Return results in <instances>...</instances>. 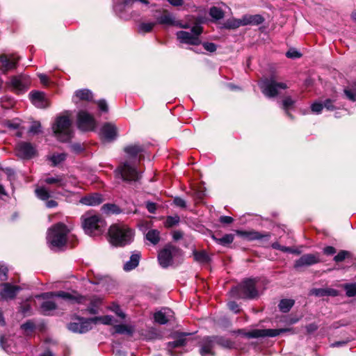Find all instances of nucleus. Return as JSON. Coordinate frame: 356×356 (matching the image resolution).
<instances>
[{"label":"nucleus","instance_id":"nucleus-47","mask_svg":"<svg viewBox=\"0 0 356 356\" xmlns=\"http://www.w3.org/2000/svg\"><path fill=\"white\" fill-rule=\"evenodd\" d=\"M154 321L159 325H165L168 322L165 314L161 311L156 312L154 314Z\"/></svg>","mask_w":356,"mask_h":356},{"label":"nucleus","instance_id":"nucleus-61","mask_svg":"<svg viewBox=\"0 0 356 356\" xmlns=\"http://www.w3.org/2000/svg\"><path fill=\"white\" fill-rule=\"evenodd\" d=\"M344 93L350 100L356 102V83L353 90L346 89Z\"/></svg>","mask_w":356,"mask_h":356},{"label":"nucleus","instance_id":"nucleus-53","mask_svg":"<svg viewBox=\"0 0 356 356\" xmlns=\"http://www.w3.org/2000/svg\"><path fill=\"white\" fill-rule=\"evenodd\" d=\"M21 329L24 331L33 332L35 329V325L31 320H28L21 325Z\"/></svg>","mask_w":356,"mask_h":356},{"label":"nucleus","instance_id":"nucleus-15","mask_svg":"<svg viewBox=\"0 0 356 356\" xmlns=\"http://www.w3.org/2000/svg\"><path fill=\"white\" fill-rule=\"evenodd\" d=\"M100 138L103 141L112 142L118 136V129L115 124L111 122H105L99 132Z\"/></svg>","mask_w":356,"mask_h":356},{"label":"nucleus","instance_id":"nucleus-56","mask_svg":"<svg viewBox=\"0 0 356 356\" xmlns=\"http://www.w3.org/2000/svg\"><path fill=\"white\" fill-rule=\"evenodd\" d=\"M71 150L75 154H81L85 150L84 146L80 143H75L70 145Z\"/></svg>","mask_w":356,"mask_h":356},{"label":"nucleus","instance_id":"nucleus-22","mask_svg":"<svg viewBox=\"0 0 356 356\" xmlns=\"http://www.w3.org/2000/svg\"><path fill=\"white\" fill-rule=\"evenodd\" d=\"M123 150L131 159H135L139 155V161H140L143 158L140 154L144 152L145 149L139 143H135L124 147Z\"/></svg>","mask_w":356,"mask_h":356},{"label":"nucleus","instance_id":"nucleus-10","mask_svg":"<svg viewBox=\"0 0 356 356\" xmlns=\"http://www.w3.org/2000/svg\"><path fill=\"white\" fill-rule=\"evenodd\" d=\"M77 128L82 131H93L97 127V121L92 115L86 111H80L77 114Z\"/></svg>","mask_w":356,"mask_h":356},{"label":"nucleus","instance_id":"nucleus-16","mask_svg":"<svg viewBox=\"0 0 356 356\" xmlns=\"http://www.w3.org/2000/svg\"><path fill=\"white\" fill-rule=\"evenodd\" d=\"M1 286L3 289L0 291V296L4 300H14L22 290L19 286L13 285L9 282L3 283Z\"/></svg>","mask_w":356,"mask_h":356},{"label":"nucleus","instance_id":"nucleus-21","mask_svg":"<svg viewBox=\"0 0 356 356\" xmlns=\"http://www.w3.org/2000/svg\"><path fill=\"white\" fill-rule=\"evenodd\" d=\"M215 346L211 339V337H205L202 341L200 354L202 356H215V352L213 350Z\"/></svg>","mask_w":356,"mask_h":356},{"label":"nucleus","instance_id":"nucleus-45","mask_svg":"<svg viewBox=\"0 0 356 356\" xmlns=\"http://www.w3.org/2000/svg\"><path fill=\"white\" fill-rule=\"evenodd\" d=\"M264 22V18L260 15H250L246 17V24L259 25Z\"/></svg>","mask_w":356,"mask_h":356},{"label":"nucleus","instance_id":"nucleus-29","mask_svg":"<svg viewBox=\"0 0 356 356\" xmlns=\"http://www.w3.org/2000/svg\"><path fill=\"white\" fill-rule=\"evenodd\" d=\"M145 238L154 245H157L160 240V232L157 229H150L145 234Z\"/></svg>","mask_w":356,"mask_h":356},{"label":"nucleus","instance_id":"nucleus-32","mask_svg":"<svg viewBox=\"0 0 356 356\" xmlns=\"http://www.w3.org/2000/svg\"><path fill=\"white\" fill-rule=\"evenodd\" d=\"M212 238L218 244L222 245L223 246H226L233 242L234 235L232 234H225L221 238H218L216 234H213L212 236Z\"/></svg>","mask_w":356,"mask_h":356},{"label":"nucleus","instance_id":"nucleus-27","mask_svg":"<svg viewBox=\"0 0 356 356\" xmlns=\"http://www.w3.org/2000/svg\"><path fill=\"white\" fill-rule=\"evenodd\" d=\"M212 342L213 343L215 347L216 346H220L224 348H232L234 347V343L229 340L222 336H210Z\"/></svg>","mask_w":356,"mask_h":356},{"label":"nucleus","instance_id":"nucleus-60","mask_svg":"<svg viewBox=\"0 0 356 356\" xmlns=\"http://www.w3.org/2000/svg\"><path fill=\"white\" fill-rule=\"evenodd\" d=\"M8 269L5 265L0 264V280L6 281L8 280Z\"/></svg>","mask_w":356,"mask_h":356},{"label":"nucleus","instance_id":"nucleus-13","mask_svg":"<svg viewBox=\"0 0 356 356\" xmlns=\"http://www.w3.org/2000/svg\"><path fill=\"white\" fill-rule=\"evenodd\" d=\"M263 290V284L259 279L246 280V299L257 298Z\"/></svg>","mask_w":356,"mask_h":356},{"label":"nucleus","instance_id":"nucleus-24","mask_svg":"<svg viewBox=\"0 0 356 356\" xmlns=\"http://www.w3.org/2000/svg\"><path fill=\"white\" fill-rule=\"evenodd\" d=\"M7 86L12 87V91L19 93L24 92L26 90V84L22 81V76H12L10 81L6 83Z\"/></svg>","mask_w":356,"mask_h":356},{"label":"nucleus","instance_id":"nucleus-64","mask_svg":"<svg viewBox=\"0 0 356 356\" xmlns=\"http://www.w3.org/2000/svg\"><path fill=\"white\" fill-rule=\"evenodd\" d=\"M191 32L193 35L199 37L203 32V27L195 24L191 28Z\"/></svg>","mask_w":356,"mask_h":356},{"label":"nucleus","instance_id":"nucleus-6","mask_svg":"<svg viewBox=\"0 0 356 356\" xmlns=\"http://www.w3.org/2000/svg\"><path fill=\"white\" fill-rule=\"evenodd\" d=\"M115 172L123 181L129 184L138 181L142 177L137 168L131 166L128 161L121 163L117 167Z\"/></svg>","mask_w":356,"mask_h":356},{"label":"nucleus","instance_id":"nucleus-39","mask_svg":"<svg viewBox=\"0 0 356 356\" xmlns=\"http://www.w3.org/2000/svg\"><path fill=\"white\" fill-rule=\"evenodd\" d=\"M112 316L106 315L103 316H95L90 318L91 320L92 325L97 324L98 323H102L104 325H111L112 324Z\"/></svg>","mask_w":356,"mask_h":356},{"label":"nucleus","instance_id":"nucleus-38","mask_svg":"<svg viewBox=\"0 0 356 356\" xmlns=\"http://www.w3.org/2000/svg\"><path fill=\"white\" fill-rule=\"evenodd\" d=\"M295 301L292 299H282L279 303V308L281 312L286 313L294 305Z\"/></svg>","mask_w":356,"mask_h":356},{"label":"nucleus","instance_id":"nucleus-36","mask_svg":"<svg viewBox=\"0 0 356 356\" xmlns=\"http://www.w3.org/2000/svg\"><path fill=\"white\" fill-rule=\"evenodd\" d=\"M295 102L296 101L290 96L285 97L282 102V108L286 111V115L291 118H292V115L289 112V110L293 108Z\"/></svg>","mask_w":356,"mask_h":356},{"label":"nucleus","instance_id":"nucleus-2","mask_svg":"<svg viewBox=\"0 0 356 356\" xmlns=\"http://www.w3.org/2000/svg\"><path fill=\"white\" fill-rule=\"evenodd\" d=\"M52 130L54 136L62 143L70 142L74 136L72 121L67 115L57 116Z\"/></svg>","mask_w":356,"mask_h":356},{"label":"nucleus","instance_id":"nucleus-51","mask_svg":"<svg viewBox=\"0 0 356 356\" xmlns=\"http://www.w3.org/2000/svg\"><path fill=\"white\" fill-rule=\"evenodd\" d=\"M156 24V22H143L140 24L139 29L140 31H141L143 33H149L152 31L153 28L155 26Z\"/></svg>","mask_w":356,"mask_h":356},{"label":"nucleus","instance_id":"nucleus-50","mask_svg":"<svg viewBox=\"0 0 356 356\" xmlns=\"http://www.w3.org/2000/svg\"><path fill=\"white\" fill-rule=\"evenodd\" d=\"M269 236V234L263 235L257 232H246V239L248 240L261 239L263 238H268Z\"/></svg>","mask_w":356,"mask_h":356},{"label":"nucleus","instance_id":"nucleus-30","mask_svg":"<svg viewBox=\"0 0 356 356\" xmlns=\"http://www.w3.org/2000/svg\"><path fill=\"white\" fill-rule=\"evenodd\" d=\"M74 95L81 101L90 102L92 101L93 97L92 92L88 89L78 90Z\"/></svg>","mask_w":356,"mask_h":356},{"label":"nucleus","instance_id":"nucleus-23","mask_svg":"<svg viewBox=\"0 0 356 356\" xmlns=\"http://www.w3.org/2000/svg\"><path fill=\"white\" fill-rule=\"evenodd\" d=\"M191 334L189 332H175L173 336L175 340L172 341H169L168 343V348L172 349L186 346V337L189 336Z\"/></svg>","mask_w":356,"mask_h":356},{"label":"nucleus","instance_id":"nucleus-59","mask_svg":"<svg viewBox=\"0 0 356 356\" xmlns=\"http://www.w3.org/2000/svg\"><path fill=\"white\" fill-rule=\"evenodd\" d=\"M173 204L180 208L185 209L186 207V201L180 197H175L173 199Z\"/></svg>","mask_w":356,"mask_h":356},{"label":"nucleus","instance_id":"nucleus-41","mask_svg":"<svg viewBox=\"0 0 356 356\" xmlns=\"http://www.w3.org/2000/svg\"><path fill=\"white\" fill-rule=\"evenodd\" d=\"M162 25L174 26L175 20L169 14H164L157 17V22Z\"/></svg>","mask_w":356,"mask_h":356},{"label":"nucleus","instance_id":"nucleus-58","mask_svg":"<svg viewBox=\"0 0 356 356\" xmlns=\"http://www.w3.org/2000/svg\"><path fill=\"white\" fill-rule=\"evenodd\" d=\"M0 346L1 348L8 352V348H10V344L8 343V339L6 338L4 335L0 336Z\"/></svg>","mask_w":356,"mask_h":356},{"label":"nucleus","instance_id":"nucleus-28","mask_svg":"<svg viewBox=\"0 0 356 356\" xmlns=\"http://www.w3.org/2000/svg\"><path fill=\"white\" fill-rule=\"evenodd\" d=\"M194 259L201 264H209L211 261V258L209 256L205 250L193 252Z\"/></svg>","mask_w":356,"mask_h":356},{"label":"nucleus","instance_id":"nucleus-25","mask_svg":"<svg viewBox=\"0 0 356 356\" xmlns=\"http://www.w3.org/2000/svg\"><path fill=\"white\" fill-rule=\"evenodd\" d=\"M141 257L140 252H134L128 261H127L123 266L124 271H131L135 269L139 264V261Z\"/></svg>","mask_w":356,"mask_h":356},{"label":"nucleus","instance_id":"nucleus-5","mask_svg":"<svg viewBox=\"0 0 356 356\" xmlns=\"http://www.w3.org/2000/svg\"><path fill=\"white\" fill-rule=\"evenodd\" d=\"M183 251L179 247L168 243L158 254V260L161 267L166 268L172 264L174 257L182 255Z\"/></svg>","mask_w":356,"mask_h":356},{"label":"nucleus","instance_id":"nucleus-37","mask_svg":"<svg viewBox=\"0 0 356 356\" xmlns=\"http://www.w3.org/2000/svg\"><path fill=\"white\" fill-rule=\"evenodd\" d=\"M15 100L13 97L6 95L1 98V106L3 109H10L15 106Z\"/></svg>","mask_w":356,"mask_h":356},{"label":"nucleus","instance_id":"nucleus-49","mask_svg":"<svg viewBox=\"0 0 356 356\" xmlns=\"http://www.w3.org/2000/svg\"><path fill=\"white\" fill-rule=\"evenodd\" d=\"M348 297H354L356 296V283L346 284L343 286Z\"/></svg>","mask_w":356,"mask_h":356},{"label":"nucleus","instance_id":"nucleus-17","mask_svg":"<svg viewBox=\"0 0 356 356\" xmlns=\"http://www.w3.org/2000/svg\"><path fill=\"white\" fill-rule=\"evenodd\" d=\"M321 261L318 253L305 254L301 256L294 264V268L299 269L319 263Z\"/></svg>","mask_w":356,"mask_h":356},{"label":"nucleus","instance_id":"nucleus-9","mask_svg":"<svg viewBox=\"0 0 356 356\" xmlns=\"http://www.w3.org/2000/svg\"><path fill=\"white\" fill-rule=\"evenodd\" d=\"M289 88L286 83L278 82L274 78L266 79L261 85L263 93L268 97H276L281 90Z\"/></svg>","mask_w":356,"mask_h":356},{"label":"nucleus","instance_id":"nucleus-33","mask_svg":"<svg viewBox=\"0 0 356 356\" xmlns=\"http://www.w3.org/2000/svg\"><path fill=\"white\" fill-rule=\"evenodd\" d=\"M115 332L118 334H127L129 336H132L134 334V328L125 324H120L114 326Z\"/></svg>","mask_w":356,"mask_h":356},{"label":"nucleus","instance_id":"nucleus-54","mask_svg":"<svg viewBox=\"0 0 356 356\" xmlns=\"http://www.w3.org/2000/svg\"><path fill=\"white\" fill-rule=\"evenodd\" d=\"M41 132V124L39 121H34L29 129V133L38 134Z\"/></svg>","mask_w":356,"mask_h":356},{"label":"nucleus","instance_id":"nucleus-57","mask_svg":"<svg viewBox=\"0 0 356 356\" xmlns=\"http://www.w3.org/2000/svg\"><path fill=\"white\" fill-rule=\"evenodd\" d=\"M349 252L346 250H341L334 257V260L336 262L343 261L348 256Z\"/></svg>","mask_w":356,"mask_h":356},{"label":"nucleus","instance_id":"nucleus-55","mask_svg":"<svg viewBox=\"0 0 356 356\" xmlns=\"http://www.w3.org/2000/svg\"><path fill=\"white\" fill-rule=\"evenodd\" d=\"M95 102L97 104L99 109L102 112H103V113H108V110H109L107 102H106V101L105 99H99V100L96 101Z\"/></svg>","mask_w":356,"mask_h":356},{"label":"nucleus","instance_id":"nucleus-34","mask_svg":"<svg viewBox=\"0 0 356 356\" xmlns=\"http://www.w3.org/2000/svg\"><path fill=\"white\" fill-rule=\"evenodd\" d=\"M57 305L51 300L44 301L40 306L41 312L44 315H49V312L55 310Z\"/></svg>","mask_w":356,"mask_h":356},{"label":"nucleus","instance_id":"nucleus-3","mask_svg":"<svg viewBox=\"0 0 356 356\" xmlns=\"http://www.w3.org/2000/svg\"><path fill=\"white\" fill-rule=\"evenodd\" d=\"M108 235L110 242L116 247H123L129 244L134 238L132 229L117 225H113L110 227Z\"/></svg>","mask_w":356,"mask_h":356},{"label":"nucleus","instance_id":"nucleus-11","mask_svg":"<svg viewBox=\"0 0 356 356\" xmlns=\"http://www.w3.org/2000/svg\"><path fill=\"white\" fill-rule=\"evenodd\" d=\"M73 293L74 294L64 291H59L56 292L44 293L41 295V296L43 298H51L53 297H58L65 300H67L72 304H81L83 303V302L86 300L85 296L78 293L76 291H73Z\"/></svg>","mask_w":356,"mask_h":356},{"label":"nucleus","instance_id":"nucleus-18","mask_svg":"<svg viewBox=\"0 0 356 356\" xmlns=\"http://www.w3.org/2000/svg\"><path fill=\"white\" fill-rule=\"evenodd\" d=\"M31 102L39 108H47L50 106L49 100L45 97V93L40 91L33 90L29 93Z\"/></svg>","mask_w":356,"mask_h":356},{"label":"nucleus","instance_id":"nucleus-46","mask_svg":"<svg viewBox=\"0 0 356 356\" xmlns=\"http://www.w3.org/2000/svg\"><path fill=\"white\" fill-rule=\"evenodd\" d=\"M102 209L104 211L109 213L118 214L122 212L121 209L115 204H105L103 205Z\"/></svg>","mask_w":356,"mask_h":356},{"label":"nucleus","instance_id":"nucleus-26","mask_svg":"<svg viewBox=\"0 0 356 356\" xmlns=\"http://www.w3.org/2000/svg\"><path fill=\"white\" fill-rule=\"evenodd\" d=\"M103 201V198L99 193H93L92 195L85 196L81 199L83 204L88 206H96L100 204Z\"/></svg>","mask_w":356,"mask_h":356},{"label":"nucleus","instance_id":"nucleus-44","mask_svg":"<svg viewBox=\"0 0 356 356\" xmlns=\"http://www.w3.org/2000/svg\"><path fill=\"white\" fill-rule=\"evenodd\" d=\"M67 158V154L65 153L54 154L50 158L49 160L52 162V166H57L58 164L64 161Z\"/></svg>","mask_w":356,"mask_h":356},{"label":"nucleus","instance_id":"nucleus-40","mask_svg":"<svg viewBox=\"0 0 356 356\" xmlns=\"http://www.w3.org/2000/svg\"><path fill=\"white\" fill-rule=\"evenodd\" d=\"M180 222V218L178 215L174 216H168L164 222V226L166 228H172L177 225Z\"/></svg>","mask_w":356,"mask_h":356},{"label":"nucleus","instance_id":"nucleus-20","mask_svg":"<svg viewBox=\"0 0 356 356\" xmlns=\"http://www.w3.org/2000/svg\"><path fill=\"white\" fill-rule=\"evenodd\" d=\"M177 39L180 42L190 45L197 46L202 44V41L199 37L193 35L192 33L179 31L177 33Z\"/></svg>","mask_w":356,"mask_h":356},{"label":"nucleus","instance_id":"nucleus-48","mask_svg":"<svg viewBox=\"0 0 356 356\" xmlns=\"http://www.w3.org/2000/svg\"><path fill=\"white\" fill-rule=\"evenodd\" d=\"M243 21H245V17H242V19H241V22H238L237 20L229 19L225 23H224L222 27L225 29H234L239 27V26L241 25V24Z\"/></svg>","mask_w":356,"mask_h":356},{"label":"nucleus","instance_id":"nucleus-19","mask_svg":"<svg viewBox=\"0 0 356 356\" xmlns=\"http://www.w3.org/2000/svg\"><path fill=\"white\" fill-rule=\"evenodd\" d=\"M19 60V56L14 54L0 56V70L3 72H7L10 70L14 69L17 67V63Z\"/></svg>","mask_w":356,"mask_h":356},{"label":"nucleus","instance_id":"nucleus-7","mask_svg":"<svg viewBox=\"0 0 356 356\" xmlns=\"http://www.w3.org/2000/svg\"><path fill=\"white\" fill-rule=\"evenodd\" d=\"M105 226V220L98 215L86 217L82 222L85 232L90 235L101 234L104 232Z\"/></svg>","mask_w":356,"mask_h":356},{"label":"nucleus","instance_id":"nucleus-52","mask_svg":"<svg viewBox=\"0 0 356 356\" xmlns=\"http://www.w3.org/2000/svg\"><path fill=\"white\" fill-rule=\"evenodd\" d=\"M271 247L273 249L279 250L284 252L299 253L298 252L292 250L291 248L281 245L279 243L277 242L273 243Z\"/></svg>","mask_w":356,"mask_h":356},{"label":"nucleus","instance_id":"nucleus-42","mask_svg":"<svg viewBox=\"0 0 356 356\" xmlns=\"http://www.w3.org/2000/svg\"><path fill=\"white\" fill-rule=\"evenodd\" d=\"M35 192L37 197L41 200L46 201L51 197L50 193L44 187L36 188Z\"/></svg>","mask_w":356,"mask_h":356},{"label":"nucleus","instance_id":"nucleus-8","mask_svg":"<svg viewBox=\"0 0 356 356\" xmlns=\"http://www.w3.org/2000/svg\"><path fill=\"white\" fill-rule=\"evenodd\" d=\"M72 321L67 324L68 330L73 333L84 334L92 329V325L90 318L81 317L79 315L74 314L72 316Z\"/></svg>","mask_w":356,"mask_h":356},{"label":"nucleus","instance_id":"nucleus-12","mask_svg":"<svg viewBox=\"0 0 356 356\" xmlns=\"http://www.w3.org/2000/svg\"><path fill=\"white\" fill-rule=\"evenodd\" d=\"M15 154L22 159L29 160L37 154V150L31 143L20 141L15 146Z\"/></svg>","mask_w":356,"mask_h":356},{"label":"nucleus","instance_id":"nucleus-43","mask_svg":"<svg viewBox=\"0 0 356 356\" xmlns=\"http://www.w3.org/2000/svg\"><path fill=\"white\" fill-rule=\"evenodd\" d=\"M19 312H20L23 316H29L32 315V308L30 303L28 301L20 305L19 307Z\"/></svg>","mask_w":356,"mask_h":356},{"label":"nucleus","instance_id":"nucleus-1","mask_svg":"<svg viewBox=\"0 0 356 356\" xmlns=\"http://www.w3.org/2000/svg\"><path fill=\"white\" fill-rule=\"evenodd\" d=\"M69 233L70 229L63 222H59L51 226L46 236L49 248L52 250H62L67 244Z\"/></svg>","mask_w":356,"mask_h":356},{"label":"nucleus","instance_id":"nucleus-63","mask_svg":"<svg viewBox=\"0 0 356 356\" xmlns=\"http://www.w3.org/2000/svg\"><path fill=\"white\" fill-rule=\"evenodd\" d=\"M204 49L211 53L214 52L217 49L216 44L213 42H205L202 43Z\"/></svg>","mask_w":356,"mask_h":356},{"label":"nucleus","instance_id":"nucleus-14","mask_svg":"<svg viewBox=\"0 0 356 356\" xmlns=\"http://www.w3.org/2000/svg\"><path fill=\"white\" fill-rule=\"evenodd\" d=\"M290 328H281V329H257L251 332H246V337L249 338H259L264 337H276L286 332L290 331Z\"/></svg>","mask_w":356,"mask_h":356},{"label":"nucleus","instance_id":"nucleus-62","mask_svg":"<svg viewBox=\"0 0 356 356\" xmlns=\"http://www.w3.org/2000/svg\"><path fill=\"white\" fill-rule=\"evenodd\" d=\"M145 207L149 213L154 214L157 210V204L154 202L147 201L145 203Z\"/></svg>","mask_w":356,"mask_h":356},{"label":"nucleus","instance_id":"nucleus-4","mask_svg":"<svg viewBox=\"0 0 356 356\" xmlns=\"http://www.w3.org/2000/svg\"><path fill=\"white\" fill-rule=\"evenodd\" d=\"M229 296L230 300L227 304L228 309L235 314L241 312L245 300V280L234 286L229 291Z\"/></svg>","mask_w":356,"mask_h":356},{"label":"nucleus","instance_id":"nucleus-35","mask_svg":"<svg viewBox=\"0 0 356 356\" xmlns=\"http://www.w3.org/2000/svg\"><path fill=\"white\" fill-rule=\"evenodd\" d=\"M44 182L47 184H56L58 187H64L66 185L63 176L60 175L55 177H47L44 179Z\"/></svg>","mask_w":356,"mask_h":356},{"label":"nucleus","instance_id":"nucleus-31","mask_svg":"<svg viewBox=\"0 0 356 356\" xmlns=\"http://www.w3.org/2000/svg\"><path fill=\"white\" fill-rule=\"evenodd\" d=\"M209 13V15L212 17L213 22L221 19L225 16V13L222 9L217 6L211 7Z\"/></svg>","mask_w":356,"mask_h":356}]
</instances>
